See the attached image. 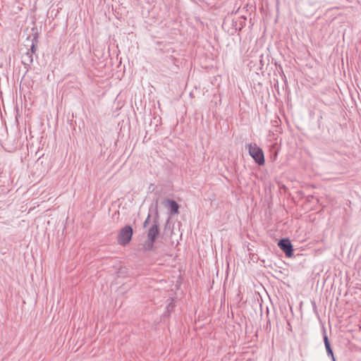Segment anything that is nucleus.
I'll return each instance as SVG.
<instances>
[{
	"instance_id": "obj_2",
	"label": "nucleus",
	"mask_w": 361,
	"mask_h": 361,
	"mask_svg": "<svg viewBox=\"0 0 361 361\" xmlns=\"http://www.w3.org/2000/svg\"><path fill=\"white\" fill-rule=\"evenodd\" d=\"M133 234V228L130 225H126L118 233L117 239L118 244L123 246L128 245L132 239Z\"/></svg>"
},
{
	"instance_id": "obj_13",
	"label": "nucleus",
	"mask_w": 361,
	"mask_h": 361,
	"mask_svg": "<svg viewBox=\"0 0 361 361\" xmlns=\"http://www.w3.org/2000/svg\"><path fill=\"white\" fill-rule=\"evenodd\" d=\"M332 361H336V359H335V357H334V359H331Z\"/></svg>"
},
{
	"instance_id": "obj_4",
	"label": "nucleus",
	"mask_w": 361,
	"mask_h": 361,
	"mask_svg": "<svg viewBox=\"0 0 361 361\" xmlns=\"http://www.w3.org/2000/svg\"><path fill=\"white\" fill-rule=\"evenodd\" d=\"M158 214H157V216L154 218L153 221L152 225L150 226V228L148 230L147 232V239L150 240H157V238L160 233V230L159 227V221H158Z\"/></svg>"
},
{
	"instance_id": "obj_9",
	"label": "nucleus",
	"mask_w": 361,
	"mask_h": 361,
	"mask_svg": "<svg viewBox=\"0 0 361 361\" xmlns=\"http://www.w3.org/2000/svg\"><path fill=\"white\" fill-rule=\"evenodd\" d=\"M27 51H30V53H32V55L35 53L36 51V45L34 42H32L31 47Z\"/></svg>"
},
{
	"instance_id": "obj_6",
	"label": "nucleus",
	"mask_w": 361,
	"mask_h": 361,
	"mask_svg": "<svg viewBox=\"0 0 361 361\" xmlns=\"http://www.w3.org/2000/svg\"><path fill=\"white\" fill-rule=\"evenodd\" d=\"M323 340H324V345L326 348L327 355L329 357H331V359H334V352H333L329 339L326 334V330L324 329H323Z\"/></svg>"
},
{
	"instance_id": "obj_5",
	"label": "nucleus",
	"mask_w": 361,
	"mask_h": 361,
	"mask_svg": "<svg viewBox=\"0 0 361 361\" xmlns=\"http://www.w3.org/2000/svg\"><path fill=\"white\" fill-rule=\"evenodd\" d=\"M163 204L169 210L171 214L178 213L179 204L174 200L166 199L163 201Z\"/></svg>"
},
{
	"instance_id": "obj_12",
	"label": "nucleus",
	"mask_w": 361,
	"mask_h": 361,
	"mask_svg": "<svg viewBox=\"0 0 361 361\" xmlns=\"http://www.w3.org/2000/svg\"><path fill=\"white\" fill-rule=\"evenodd\" d=\"M322 119V116H320L319 119H318V126H320V120Z\"/></svg>"
},
{
	"instance_id": "obj_10",
	"label": "nucleus",
	"mask_w": 361,
	"mask_h": 361,
	"mask_svg": "<svg viewBox=\"0 0 361 361\" xmlns=\"http://www.w3.org/2000/svg\"><path fill=\"white\" fill-rule=\"evenodd\" d=\"M150 217H151L150 214H148V216H147V219H145V221H144V223H143V226H144L145 228V227H147V224H149V219H150Z\"/></svg>"
},
{
	"instance_id": "obj_11",
	"label": "nucleus",
	"mask_w": 361,
	"mask_h": 361,
	"mask_svg": "<svg viewBox=\"0 0 361 361\" xmlns=\"http://www.w3.org/2000/svg\"><path fill=\"white\" fill-rule=\"evenodd\" d=\"M266 328H267V329H269V328H271V323H270L269 320H268L267 322Z\"/></svg>"
},
{
	"instance_id": "obj_8",
	"label": "nucleus",
	"mask_w": 361,
	"mask_h": 361,
	"mask_svg": "<svg viewBox=\"0 0 361 361\" xmlns=\"http://www.w3.org/2000/svg\"><path fill=\"white\" fill-rule=\"evenodd\" d=\"M155 240H150L147 238L146 241L143 245L144 250L145 251H152L154 248Z\"/></svg>"
},
{
	"instance_id": "obj_3",
	"label": "nucleus",
	"mask_w": 361,
	"mask_h": 361,
	"mask_svg": "<svg viewBox=\"0 0 361 361\" xmlns=\"http://www.w3.org/2000/svg\"><path fill=\"white\" fill-rule=\"evenodd\" d=\"M278 246L287 257H292L293 256V247L289 238L281 239L278 243Z\"/></svg>"
},
{
	"instance_id": "obj_1",
	"label": "nucleus",
	"mask_w": 361,
	"mask_h": 361,
	"mask_svg": "<svg viewBox=\"0 0 361 361\" xmlns=\"http://www.w3.org/2000/svg\"><path fill=\"white\" fill-rule=\"evenodd\" d=\"M249 154L259 166L264 164L265 159L263 150L256 143H250L246 145Z\"/></svg>"
},
{
	"instance_id": "obj_7",
	"label": "nucleus",
	"mask_w": 361,
	"mask_h": 361,
	"mask_svg": "<svg viewBox=\"0 0 361 361\" xmlns=\"http://www.w3.org/2000/svg\"><path fill=\"white\" fill-rule=\"evenodd\" d=\"M33 62V55L27 51L25 54L22 56V63L25 68L30 66Z\"/></svg>"
}]
</instances>
